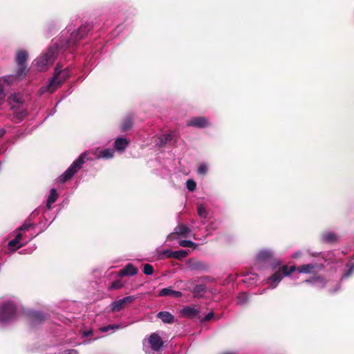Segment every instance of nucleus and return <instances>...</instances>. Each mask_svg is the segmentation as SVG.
I'll list each match as a JSON object with an SVG mask.
<instances>
[{"label": "nucleus", "instance_id": "f257e3e1", "mask_svg": "<svg viewBox=\"0 0 354 354\" xmlns=\"http://www.w3.org/2000/svg\"><path fill=\"white\" fill-rule=\"evenodd\" d=\"M92 28V24L86 23L76 30L73 31L68 39L65 41L61 40L59 44L56 43L53 44L45 53L35 60L37 69L40 71L47 70L54 63L61 52L66 48L75 47L78 41L86 37Z\"/></svg>", "mask_w": 354, "mask_h": 354}, {"label": "nucleus", "instance_id": "f03ea898", "mask_svg": "<svg viewBox=\"0 0 354 354\" xmlns=\"http://www.w3.org/2000/svg\"><path fill=\"white\" fill-rule=\"evenodd\" d=\"M114 149H105L103 150H91L83 152L80 156L73 162L70 167L59 177V180L62 183L71 179L73 176L82 167L86 160H91L94 158L109 159L113 157Z\"/></svg>", "mask_w": 354, "mask_h": 354}, {"label": "nucleus", "instance_id": "7ed1b4c3", "mask_svg": "<svg viewBox=\"0 0 354 354\" xmlns=\"http://www.w3.org/2000/svg\"><path fill=\"white\" fill-rule=\"evenodd\" d=\"M24 311L21 301L16 297L1 298L0 299V326L16 321Z\"/></svg>", "mask_w": 354, "mask_h": 354}, {"label": "nucleus", "instance_id": "20e7f679", "mask_svg": "<svg viewBox=\"0 0 354 354\" xmlns=\"http://www.w3.org/2000/svg\"><path fill=\"white\" fill-rule=\"evenodd\" d=\"M71 75L68 67L63 68L60 64H57L54 69L53 77L48 80L46 84L41 86L39 91L40 95L45 93H53L57 90Z\"/></svg>", "mask_w": 354, "mask_h": 354}, {"label": "nucleus", "instance_id": "39448f33", "mask_svg": "<svg viewBox=\"0 0 354 354\" xmlns=\"http://www.w3.org/2000/svg\"><path fill=\"white\" fill-rule=\"evenodd\" d=\"M24 102V97L19 93H13L8 98V103L14 111V117L18 122L21 121L27 115Z\"/></svg>", "mask_w": 354, "mask_h": 354}, {"label": "nucleus", "instance_id": "423d86ee", "mask_svg": "<svg viewBox=\"0 0 354 354\" xmlns=\"http://www.w3.org/2000/svg\"><path fill=\"white\" fill-rule=\"evenodd\" d=\"M295 270L296 266H295L290 267L283 266L268 277L265 280V283L269 286L270 288L274 289L279 285L284 277L290 276Z\"/></svg>", "mask_w": 354, "mask_h": 354}, {"label": "nucleus", "instance_id": "0eeeda50", "mask_svg": "<svg viewBox=\"0 0 354 354\" xmlns=\"http://www.w3.org/2000/svg\"><path fill=\"white\" fill-rule=\"evenodd\" d=\"M35 236V234H32L29 238L26 239L25 235L22 232H17L15 239L8 242V250L10 252H14L28 243Z\"/></svg>", "mask_w": 354, "mask_h": 354}, {"label": "nucleus", "instance_id": "6e6552de", "mask_svg": "<svg viewBox=\"0 0 354 354\" xmlns=\"http://www.w3.org/2000/svg\"><path fill=\"white\" fill-rule=\"evenodd\" d=\"M136 297L134 295H129L124 297L122 299L113 301L110 304L111 310L113 312H118L123 309L125 306L131 304L136 300Z\"/></svg>", "mask_w": 354, "mask_h": 354}, {"label": "nucleus", "instance_id": "1a4fd4ad", "mask_svg": "<svg viewBox=\"0 0 354 354\" xmlns=\"http://www.w3.org/2000/svg\"><path fill=\"white\" fill-rule=\"evenodd\" d=\"M324 268V266L320 263H310L304 265H301L296 267V270L298 271L299 273L304 274H313L316 272H319L322 270Z\"/></svg>", "mask_w": 354, "mask_h": 354}, {"label": "nucleus", "instance_id": "9d476101", "mask_svg": "<svg viewBox=\"0 0 354 354\" xmlns=\"http://www.w3.org/2000/svg\"><path fill=\"white\" fill-rule=\"evenodd\" d=\"M28 57V53L26 50H19L16 55V61L18 64L19 68L17 71V75L21 76L25 71V64Z\"/></svg>", "mask_w": 354, "mask_h": 354}, {"label": "nucleus", "instance_id": "9b49d317", "mask_svg": "<svg viewBox=\"0 0 354 354\" xmlns=\"http://www.w3.org/2000/svg\"><path fill=\"white\" fill-rule=\"evenodd\" d=\"M187 126L196 128H206L209 126V122L205 117H194L187 121Z\"/></svg>", "mask_w": 354, "mask_h": 354}, {"label": "nucleus", "instance_id": "f8f14e48", "mask_svg": "<svg viewBox=\"0 0 354 354\" xmlns=\"http://www.w3.org/2000/svg\"><path fill=\"white\" fill-rule=\"evenodd\" d=\"M304 283H308L315 288L322 289L326 286V281L322 276H314L304 281Z\"/></svg>", "mask_w": 354, "mask_h": 354}, {"label": "nucleus", "instance_id": "ddd939ff", "mask_svg": "<svg viewBox=\"0 0 354 354\" xmlns=\"http://www.w3.org/2000/svg\"><path fill=\"white\" fill-rule=\"evenodd\" d=\"M176 139L177 135L174 131H171L168 133L162 134L159 137H158L157 140L156 141V145L162 147L171 141H176Z\"/></svg>", "mask_w": 354, "mask_h": 354}, {"label": "nucleus", "instance_id": "4468645a", "mask_svg": "<svg viewBox=\"0 0 354 354\" xmlns=\"http://www.w3.org/2000/svg\"><path fill=\"white\" fill-rule=\"evenodd\" d=\"M148 341L151 348L155 351H159L163 346L162 339L156 333L151 334L149 336Z\"/></svg>", "mask_w": 354, "mask_h": 354}, {"label": "nucleus", "instance_id": "2eb2a0df", "mask_svg": "<svg viewBox=\"0 0 354 354\" xmlns=\"http://www.w3.org/2000/svg\"><path fill=\"white\" fill-rule=\"evenodd\" d=\"M309 254L313 257H318L319 254L322 255V258L324 259L325 261H328L329 263H333L335 261H337V259L339 257V255L341 254L339 251H333L328 252L326 255H324L322 252L317 253V252H310Z\"/></svg>", "mask_w": 354, "mask_h": 354}, {"label": "nucleus", "instance_id": "dca6fc26", "mask_svg": "<svg viewBox=\"0 0 354 354\" xmlns=\"http://www.w3.org/2000/svg\"><path fill=\"white\" fill-rule=\"evenodd\" d=\"M187 266L190 270L196 271H205L207 268V266L202 261L195 259H190L187 262Z\"/></svg>", "mask_w": 354, "mask_h": 354}, {"label": "nucleus", "instance_id": "f3484780", "mask_svg": "<svg viewBox=\"0 0 354 354\" xmlns=\"http://www.w3.org/2000/svg\"><path fill=\"white\" fill-rule=\"evenodd\" d=\"M46 319V315L44 313L39 311L32 312L30 314V324L35 326L39 323H41Z\"/></svg>", "mask_w": 354, "mask_h": 354}, {"label": "nucleus", "instance_id": "a211bd4d", "mask_svg": "<svg viewBox=\"0 0 354 354\" xmlns=\"http://www.w3.org/2000/svg\"><path fill=\"white\" fill-rule=\"evenodd\" d=\"M182 295L181 292L174 290L171 287L162 288L158 292V296L160 297L172 296L174 297L179 298L181 297Z\"/></svg>", "mask_w": 354, "mask_h": 354}, {"label": "nucleus", "instance_id": "6ab92c4d", "mask_svg": "<svg viewBox=\"0 0 354 354\" xmlns=\"http://www.w3.org/2000/svg\"><path fill=\"white\" fill-rule=\"evenodd\" d=\"M181 313L184 317L194 318L199 314V310L194 307L187 306L182 309Z\"/></svg>", "mask_w": 354, "mask_h": 354}, {"label": "nucleus", "instance_id": "aec40b11", "mask_svg": "<svg viewBox=\"0 0 354 354\" xmlns=\"http://www.w3.org/2000/svg\"><path fill=\"white\" fill-rule=\"evenodd\" d=\"M129 140L124 138H117L114 142V148L118 151H123L129 145Z\"/></svg>", "mask_w": 354, "mask_h": 354}, {"label": "nucleus", "instance_id": "412c9836", "mask_svg": "<svg viewBox=\"0 0 354 354\" xmlns=\"http://www.w3.org/2000/svg\"><path fill=\"white\" fill-rule=\"evenodd\" d=\"M33 227L34 224L30 221V220H26L24 223L17 229V232H22L25 235L26 239H28L33 234L30 233L29 235H27V232Z\"/></svg>", "mask_w": 354, "mask_h": 354}, {"label": "nucleus", "instance_id": "4be33fe9", "mask_svg": "<svg viewBox=\"0 0 354 354\" xmlns=\"http://www.w3.org/2000/svg\"><path fill=\"white\" fill-rule=\"evenodd\" d=\"M138 273V269L131 263L127 264L120 271V276H134Z\"/></svg>", "mask_w": 354, "mask_h": 354}, {"label": "nucleus", "instance_id": "5701e85b", "mask_svg": "<svg viewBox=\"0 0 354 354\" xmlns=\"http://www.w3.org/2000/svg\"><path fill=\"white\" fill-rule=\"evenodd\" d=\"M337 240L335 233L330 231L324 232L321 235V241L323 243H333Z\"/></svg>", "mask_w": 354, "mask_h": 354}, {"label": "nucleus", "instance_id": "b1692460", "mask_svg": "<svg viewBox=\"0 0 354 354\" xmlns=\"http://www.w3.org/2000/svg\"><path fill=\"white\" fill-rule=\"evenodd\" d=\"M8 84L7 78L0 77V105L5 102L6 97V88Z\"/></svg>", "mask_w": 354, "mask_h": 354}, {"label": "nucleus", "instance_id": "393cba45", "mask_svg": "<svg viewBox=\"0 0 354 354\" xmlns=\"http://www.w3.org/2000/svg\"><path fill=\"white\" fill-rule=\"evenodd\" d=\"M273 256V252L270 250H263L259 252L257 255V259L260 261L266 262L270 259Z\"/></svg>", "mask_w": 354, "mask_h": 354}, {"label": "nucleus", "instance_id": "a878e982", "mask_svg": "<svg viewBox=\"0 0 354 354\" xmlns=\"http://www.w3.org/2000/svg\"><path fill=\"white\" fill-rule=\"evenodd\" d=\"M190 232L191 230L188 227L183 224L177 225L174 229L175 234H176L178 236L183 237H187Z\"/></svg>", "mask_w": 354, "mask_h": 354}, {"label": "nucleus", "instance_id": "bb28decb", "mask_svg": "<svg viewBox=\"0 0 354 354\" xmlns=\"http://www.w3.org/2000/svg\"><path fill=\"white\" fill-rule=\"evenodd\" d=\"M157 317L164 323L171 324L174 322V316L167 311H161L158 313Z\"/></svg>", "mask_w": 354, "mask_h": 354}, {"label": "nucleus", "instance_id": "cd10ccee", "mask_svg": "<svg viewBox=\"0 0 354 354\" xmlns=\"http://www.w3.org/2000/svg\"><path fill=\"white\" fill-rule=\"evenodd\" d=\"M58 197V194L55 188H52L50 190V194L48 196L46 207L48 210L51 209V205L54 203Z\"/></svg>", "mask_w": 354, "mask_h": 354}, {"label": "nucleus", "instance_id": "c85d7f7f", "mask_svg": "<svg viewBox=\"0 0 354 354\" xmlns=\"http://www.w3.org/2000/svg\"><path fill=\"white\" fill-rule=\"evenodd\" d=\"M133 126V117L131 115H127L122 124H121V130L122 131H126L129 129H130Z\"/></svg>", "mask_w": 354, "mask_h": 354}, {"label": "nucleus", "instance_id": "c756f323", "mask_svg": "<svg viewBox=\"0 0 354 354\" xmlns=\"http://www.w3.org/2000/svg\"><path fill=\"white\" fill-rule=\"evenodd\" d=\"M197 213L201 219H206L208 218L209 212L205 205L202 203H197Z\"/></svg>", "mask_w": 354, "mask_h": 354}, {"label": "nucleus", "instance_id": "7c9ffc66", "mask_svg": "<svg viewBox=\"0 0 354 354\" xmlns=\"http://www.w3.org/2000/svg\"><path fill=\"white\" fill-rule=\"evenodd\" d=\"M192 292L195 297H202L206 292V287L203 284L196 285L194 287Z\"/></svg>", "mask_w": 354, "mask_h": 354}, {"label": "nucleus", "instance_id": "2f4dec72", "mask_svg": "<svg viewBox=\"0 0 354 354\" xmlns=\"http://www.w3.org/2000/svg\"><path fill=\"white\" fill-rule=\"evenodd\" d=\"M258 276L257 274L254 273H247L244 276V279H243V281L245 283H248V285H251L257 281Z\"/></svg>", "mask_w": 354, "mask_h": 354}, {"label": "nucleus", "instance_id": "473e14b6", "mask_svg": "<svg viewBox=\"0 0 354 354\" xmlns=\"http://www.w3.org/2000/svg\"><path fill=\"white\" fill-rule=\"evenodd\" d=\"M354 272V263L351 261L346 265V270L341 277V280L348 278Z\"/></svg>", "mask_w": 354, "mask_h": 354}, {"label": "nucleus", "instance_id": "72a5a7b5", "mask_svg": "<svg viewBox=\"0 0 354 354\" xmlns=\"http://www.w3.org/2000/svg\"><path fill=\"white\" fill-rule=\"evenodd\" d=\"M249 301V297L245 292H241L237 296L236 304L239 306H243L246 304Z\"/></svg>", "mask_w": 354, "mask_h": 354}, {"label": "nucleus", "instance_id": "f704fd0d", "mask_svg": "<svg viewBox=\"0 0 354 354\" xmlns=\"http://www.w3.org/2000/svg\"><path fill=\"white\" fill-rule=\"evenodd\" d=\"M171 254L172 258L182 260L189 254V252L187 250H180L178 251H174Z\"/></svg>", "mask_w": 354, "mask_h": 354}, {"label": "nucleus", "instance_id": "c9c22d12", "mask_svg": "<svg viewBox=\"0 0 354 354\" xmlns=\"http://www.w3.org/2000/svg\"><path fill=\"white\" fill-rule=\"evenodd\" d=\"M124 326L121 324H112L100 328V330L103 333L109 332V330H115L120 328H122Z\"/></svg>", "mask_w": 354, "mask_h": 354}, {"label": "nucleus", "instance_id": "e433bc0d", "mask_svg": "<svg viewBox=\"0 0 354 354\" xmlns=\"http://www.w3.org/2000/svg\"><path fill=\"white\" fill-rule=\"evenodd\" d=\"M178 244L183 248H193L194 249H196L198 246L197 243L189 240H180L178 241Z\"/></svg>", "mask_w": 354, "mask_h": 354}, {"label": "nucleus", "instance_id": "4c0bfd02", "mask_svg": "<svg viewBox=\"0 0 354 354\" xmlns=\"http://www.w3.org/2000/svg\"><path fill=\"white\" fill-rule=\"evenodd\" d=\"M218 227V223L216 221H211L206 227L207 235L211 234L212 232L216 230Z\"/></svg>", "mask_w": 354, "mask_h": 354}, {"label": "nucleus", "instance_id": "58836bf2", "mask_svg": "<svg viewBox=\"0 0 354 354\" xmlns=\"http://www.w3.org/2000/svg\"><path fill=\"white\" fill-rule=\"evenodd\" d=\"M208 171V166L205 163H201L197 169V173L199 175L205 176Z\"/></svg>", "mask_w": 354, "mask_h": 354}, {"label": "nucleus", "instance_id": "ea45409f", "mask_svg": "<svg viewBox=\"0 0 354 354\" xmlns=\"http://www.w3.org/2000/svg\"><path fill=\"white\" fill-rule=\"evenodd\" d=\"M186 187L188 190L193 192L196 189V183L194 180L189 179L186 182Z\"/></svg>", "mask_w": 354, "mask_h": 354}, {"label": "nucleus", "instance_id": "a19ab883", "mask_svg": "<svg viewBox=\"0 0 354 354\" xmlns=\"http://www.w3.org/2000/svg\"><path fill=\"white\" fill-rule=\"evenodd\" d=\"M143 272L147 275H152L153 273V268L150 264H145L144 265V269Z\"/></svg>", "mask_w": 354, "mask_h": 354}, {"label": "nucleus", "instance_id": "79ce46f5", "mask_svg": "<svg viewBox=\"0 0 354 354\" xmlns=\"http://www.w3.org/2000/svg\"><path fill=\"white\" fill-rule=\"evenodd\" d=\"M214 316L213 311L208 313L205 317L202 319V322H207L212 319Z\"/></svg>", "mask_w": 354, "mask_h": 354}, {"label": "nucleus", "instance_id": "37998d69", "mask_svg": "<svg viewBox=\"0 0 354 354\" xmlns=\"http://www.w3.org/2000/svg\"><path fill=\"white\" fill-rule=\"evenodd\" d=\"M174 251H171L169 250H165L162 252V254L165 257H167V258H172V252Z\"/></svg>", "mask_w": 354, "mask_h": 354}, {"label": "nucleus", "instance_id": "c03bdc74", "mask_svg": "<svg viewBox=\"0 0 354 354\" xmlns=\"http://www.w3.org/2000/svg\"><path fill=\"white\" fill-rule=\"evenodd\" d=\"M301 255V252L300 251H298L297 252H295L293 255V258H297L299 257Z\"/></svg>", "mask_w": 354, "mask_h": 354}, {"label": "nucleus", "instance_id": "a18cd8bd", "mask_svg": "<svg viewBox=\"0 0 354 354\" xmlns=\"http://www.w3.org/2000/svg\"><path fill=\"white\" fill-rule=\"evenodd\" d=\"M111 287V288H118L119 287L118 282H113Z\"/></svg>", "mask_w": 354, "mask_h": 354}, {"label": "nucleus", "instance_id": "49530a36", "mask_svg": "<svg viewBox=\"0 0 354 354\" xmlns=\"http://www.w3.org/2000/svg\"><path fill=\"white\" fill-rule=\"evenodd\" d=\"M91 334H92V330H88V331L84 333V335L85 337H88Z\"/></svg>", "mask_w": 354, "mask_h": 354}, {"label": "nucleus", "instance_id": "de8ad7c7", "mask_svg": "<svg viewBox=\"0 0 354 354\" xmlns=\"http://www.w3.org/2000/svg\"><path fill=\"white\" fill-rule=\"evenodd\" d=\"M221 354H237L235 351H225L222 353Z\"/></svg>", "mask_w": 354, "mask_h": 354}, {"label": "nucleus", "instance_id": "09e8293b", "mask_svg": "<svg viewBox=\"0 0 354 354\" xmlns=\"http://www.w3.org/2000/svg\"><path fill=\"white\" fill-rule=\"evenodd\" d=\"M339 288H340L339 285H337V288L335 290H330V292L332 293H334V292H337Z\"/></svg>", "mask_w": 354, "mask_h": 354}, {"label": "nucleus", "instance_id": "8fccbe9b", "mask_svg": "<svg viewBox=\"0 0 354 354\" xmlns=\"http://www.w3.org/2000/svg\"><path fill=\"white\" fill-rule=\"evenodd\" d=\"M5 133V131L2 129H0V138L3 136Z\"/></svg>", "mask_w": 354, "mask_h": 354}, {"label": "nucleus", "instance_id": "3c124183", "mask_svg": "<svg viewBox=\"0 0 354 354\" xmlns=\"http://www.w3.org/2000/svg\"><path fill=\"white\" fill-rule=\"evenodd\" d=\"M36 248V246L34 245L33 247L31 248V249L30 250V251H28V253H30L32 252L33 250H35Z\"/></svg>", "mask_w": 354, "mask_h": 354}, {"label": "nucleus", "instance_id": "603ef678", "mask_svg": "<svg viewBox=\"0 0 354 354\" xmlns=\"http://www.w3.org/2000/svg\"><path fill=\"white\" fill-rule=\"evenodd\" d=\"M37 210H35V211L32 213L31 216H34L35 214H37Z\"/></svg>", "mask_w": 354, "mask_h": 354}, {"label": "nucleus", "instance_id": "864d4df0", "mask_svg": "<svg viewBox=\"0 0 354 354\" xmlns=\"http://www.w3.org/2000/svg\"><path fill=\"white\" fill-rule=\"evenodd\" d=\"M266 289H263L261 292H259L260 295L266 292Z\"/></svg>", "mask_w": 354, "mask_h": 354}, {"label": "nucleus", "instance_id": "5fc2aeb1", "mask_svg": "<svg viewBox=\"0 0 354 354\" xmlns=\"http://www.w3.org/2000/svg\"><path fill=\"white\" fill-rule=\"evenodd\" d=\"M194 239L196 240H198V239L196 236V235H194Z\"/></svg>", "mask_w": 354, "mask_h": 354}]
</instances>
